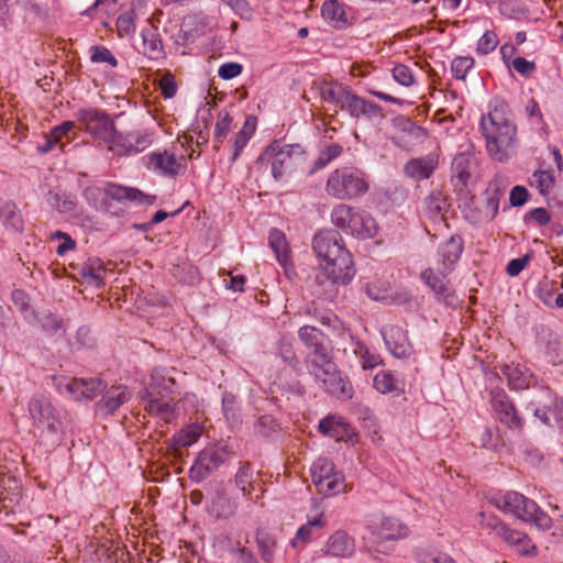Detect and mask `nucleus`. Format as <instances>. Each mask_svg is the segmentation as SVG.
<instances>
[{"instance_id": "nucleus-15", "label": "nucleus", "mask_w": 563, "mask_h": 563, "mask_svg": "<svg viewBox=\"0 0 563 563\" xmlns=\"http://www.w3.org/2000/svg\"><path fill=\"white\" fill-rule=\"evenodd\" d=\"M154 140V131L141 130L130 132L126 135L118 134L112 153L114 155L137 154L150 147Z\"/></svg>"}, {"instance_id": "nucleus-17", "label": "nucleus", "mask_w": 563, "mask_h": 563, "mask_svg": "<svg viewBox=\"0 0 563 563\" xmlns=\"http://www.w3.org/2000/svg\"><path fill=\"white\" fill-rule=\"evenodd\" d=\"M493 409L497 419L506 424L509 429L520 431L523 427V420L518 415L514 402L509 399L505 391L498 390L494 393L492 400Z\"/></svg>"}, {"instance_id": "nucleus-19", "label": "nucleus", "mask_w": 563, "mask_h": 563, "mask_svg": "<svg viewBox=\"0 0 563 563\" xmlns=\"http://www.w3.org/2000/svg\"><path fill=\"white\" fill-rule=\"evenodd\" d=\"M342 111H346L353 119L356 120L365 119L368 121H374L380 120L384 117L380 106L357 96L353 91L347 97Z\"/></svg>"}, {"instance_id": "nucleus-53", "label": "nucleus", "mask_w": 563, "mask_h": 563, "mask_svg": "<svg viewBox=\"0 0 563 563\" xmlns=\"http://www.w3.org/2000/svg\"><path fill=\"white\" fill-rule=\"evenodd\" d=\"M232 118L228 112H220L218 115V120L214 126V135L213 142L216 143V147L223 143L225 140L230 129H231Z\"/></svg>"}, {"instance_id": "nucleus-12", "label": "nucleus", "mask_w": 563, "mask_h": 563, "mask_svg": "<svg viewBox=\"0 0 563 563\" xmlns=\"http://www.w3.org/2000/svg\"><path fill=\"white\" fill-rule=\"evenodd\" d=\"M27 411L32 424L41 432L57 434L62 431L60 415L48 397L34 395L29 400Z\"/></svg>"}, {"instance_id": "nucleus-33", "label": "nucleus", "mask_w": 563, "mask_h": 563, "mask_svg": "<svg viewBox=\"0 0 563 563\" xmlns=\"http://www.w3.org/2000/svg\"><path fill=\"white\" fill-rule=\"evenodd\" d=\"M503 373L508 379L509 387L515 390L526 389L534 380L529 369L520 364L505 365Z\"/></svg>"}, {"instance_id": "nucleus-23", "label": "nucleus", "mask_w": 563, "mask_h": 563, "mask_svg": "<svg viewBox=\"0 0 563 563\" xmlns=\"http://www.w3.org/2000/svg\"><path fill=\"white\" fill-rule=\"evenodd\" d=\"M427 137L428 132L426 129L410 120H406L401 130L393 137V142L396 146L410 151L415 146L423 143Z\"/></svg>"}, {"instance_id": "nucleus-55", "label": "nucleus", "mask_w": 563, "mask_h": 563, "mask_svg": "<svg viewBox=\"0 0 563 563\" xmlns=\"http://www.w3.org/2000/svg\"><path fill=\"white\" fill-rule=\"evenodd\" d=\"M355 353L360 356L362 367L372 369L380 364L382 358L378 354L372 353L369 349L362 342H356Z\"/></svg>"}, {"instance_id": "nucleus-54", "label": "nucleus", "mask_w": 563, "mask_h": 563, "mask_svg": "<svg viewBox=\"0 0 563 563\" xmlns=\"http://www.w3.org/2000/svg\"><path fill=\"white\" fill-rule=\"evenodd\" d=\"M474 58L470 56H457L451 63V71L455 79L465 80L468 71L474 67Z\"/></svg>"}, {"instance_id": "nucleus-36", "label": "nucleus", "mask_w": 563, "mask_h": 563, "mask_svg": "<svg viewBox=\"0 0 563 563\" xmlns=\"http://www.w3.org/2000/svg\"><path fill=\"white\" fill-rule=\"evenodd\" d=\"M268 243L278 263L288 271L289 262V247L285 234L278 229H272L268 235Z\"/></svg>"}, {"instance_id": "nucleus-41", "label": "nucleus", "mask_w": 563, "mask_h": 563, "mask_svg": "<svg viewBox=\"0 0 563 563\" xmlns=\"http://www.w3.org/2000/svg\"><path fill=\"white\" fill-rule=\"evenodd\" d=\"M235 503L224 493H217L209 506V511L217 518H228L235 511Z\"/></svg>"}, {"instance_id": "nucleus-11", "label": "nucleus", "mask_w": 563, "mask_h": 563, "mask_svg": "<svg viewBox=\"0 0 563 563\" xmlns=\"http://www.w3.org/2000/svg\"><path fill=\"white\" fill-rule=\"evenodd\" d=\"M303 154L299 144H284L280 141L272 142L261 154L258 163L271 167L275 180H282L292 165L296 157Z\"/></svg>"}, {"instance_id": "nucleus-37", "label": "nucleus", "mask_w": 563, "mask_h": 563, "mask_svg": "<svg viewBox=\"0 0 563 563\" xmlns=\"http://www.w3.org/2000/svg\"><path fill=\"white\" fill-rule=\"evenodd\" d=\"M47 202L59 213L68 217L78 216L76 199L66 192L49 191L47 195Z\"/></svg>"}, {"instance_id": "nucleus-34", "label": "nucleus", "mask_w": 563, "mask_h": 563, "mask_svg": "<svg viewBox=\"0 0 563 563\" xmlns=\"http://www.w3.org/2000/svg\"><path fill=\"white\" fill-rule=\"evenodd\" d=\"M474 165L475 157L470 148L457 153L452 162L453 176L456 177L462 185H466Z\"/></svg>"}, {"instance_id": "nucleus-64", "label": "nucleus", "mask_w": 563, "mask_h": 563, "mask_svg": "<svg viewBox=\"0 0 563 563\" xmlns=\"http://www.w3.org/2000/svg\"><path fill=\"white\" fill-rule=\"evenodd\" d=\"M511 66L516 71L525 77H529L537 68L534 62L527 60L523 57H516L511 62Z\"/></svg>"}, {"instance_id": "nucleus-14", "label": "nucleus", "mask_w": 563, "mask_h": 563, "mask_svg": "<svg viewBox=\"0 0 563 563\" xmlns=\"http://www.w3.org/2000/svg\"><path fill=\"white\" fill-rule=\"evenodd\" d=\"M229 455V448L223 443H216L205 448L190 467V479L197 483L205 481L224 464Z\"/></svg>"}, {"instance_id": "nucleus-45", "label": "nucleus", "mask_w": 563, "mask_h": 563, "mask_svg": "<svg viewBox=\"0 0 563 563\" xmlns=\"http://www.w3.org/2000/svg\"><path fill=\"white\" fill-rule=\"evenodd\" d=\"M38 318L33 325H40L51 335L56 334L63 328V320L49 310L37 311Z\"/></svg>"}, {"instance_id": "nucleus-10", "label": "nucleus", "mask_w": 563, "mask_h": 563, "mask_svg": "<svg viewBox=\"0 0 563 563\" xmlns=\"http://www.w3.org/2000/svg\"><path fill=\"white\" fill-rule=\"evenodd\" d=\"M479 526L489 534L501 539L507 545L521 555H536L537 547L527 533L510 528L495 515L479 514Z\"/></svg>"}, {"instance_id": "nucleus-62", "label": "nucleus", "mask_w": 563, "mask_h": 563, "mask_svg": "<svg viewBox=\"0 0 563 563\" xmlns=\"http://www.w3.org/2000/svg\"><path fill=\"white\" fill-rule=\"evenodd\" d=\"M243 70V67L239 63H225L222 64L218 69V75L224 80H230L238 77Z\"/></svg>"}, {"instance_id": "nucleus-61", "label": "nucleus", "mask_w": 563, "mask_h": 563, "mask_svg": "<svg viewBox=\"0 0 563 563\" xmlns=\"http://www.w3.org/2000/svg\"><path fill=\"white\" fill-rule=\"evenodd\" d=\"M275 420L271 416H263L255 422L254 432L263 437H268L275 430Z\"/></svg>"}, {"instance_id": "nucleus-35", "label": "nucleus", "mask_w": 563, "mask_h": 563, "mask_svg": "<svg viewBox=\"0 0 563 563\" xmlns=\"http://www.w3.org/2000/svg\"><path fill=\"white\" fill-rule=\"evenodd\" d=\"M254 472L251 468L249 463H243L239 467L234 483L235 486L242 492L243 496L247 497L251 500L256 501L260 498V495H253L256 492V486L254 484Z\"/></svg>"}, {"instance_id": "nucleus-29", "label": "nucleus", "mask_w": 563, "mask_h": 563, "mask_svg": "<svg viewBox=\"0 0 563 563\" xmlns=\"http://www.w3.org/2000/svg\"><path fill=\"white\" fill-rule=\"evenodd\" d=\"M131 398V393L125 386H112L98 402V408L104 413H113Z\"/></svg>"}, {"instance_id": "nucleus-13", "label": "nucleus", "mask_w": 563, "mask_h": 563, "mask_svg": "<svg viewBox=\"0 0 563 563\" xmlns=\"http://www.w3.org/2000/svg\"><path fill=\"white\" fill-rule=\"evenodd\" d=\"M56 390L73 400L92 399L101 393L106 385L99 378H71L66 376L53 377Z\"/></svg>"}, {"instance_id": "nucleus-43", "label": "nucleus", "mask_w": 563, "mask_h": 563, "mask_svg": "<svg viewBox=\"0 0 563 563\" xmlns=\"http://www.w3.org/2000/svg\"><path fill=\"white\" fill-rule=\"evenodd\" d=\"M222 412L227 422L231 427H236L241 423L240 408L236 402V397L229 391L222 395Z\"/></svg>"}, {"instance_id": "nucleus-58", "label": "nucleus", "mask_w": 563, "mask_h": 563, "mask_svg": "<svg viewBox=\"0 0 563 563\" xmlns=\"http://www.w3.org/2000/svg\"><path fill=\"white\" fill-rule=\"evenodd\" d=\"M391 73L394 79L401 86L410 87L415 82L412 70L404 64L396 65Z\"/></svg>"}, {"instance_id": "nucleus-24", "label": "nucleus", "mask_w": 563, "mask_h": 563, "mask_svg": "<svg viewBox=\"0 0 563 563\" xmlns=\"http://www.w3.org/2000/svg\"><path fill=\"white\" fill-rule=\"evenodd\" d=\"M438 166V156L428 154L422 157L411 158L404 166V173L413 180L428 179Z\"/></svg>"}, {"instance_id": "nucleus-30", "label": "nucleus", "mask_w": 563, "mask_h": 563, "mask_svg": "<svg viewBox=\"0 0 563 563\" xmlns=\"http://www.w3.org/2000/svg\"><path fill=\"white\" fill-rule=\"evenodd\" d=\"M79 275L87 285L101 288L104 284L107 268L100 258H88L79 267Z\"/></svg>"}, {"instance_id": "nucleus-26", "label": "nucleus", "mask_w": 563, "mask_h": 563, "mask_svg": "<svg viewBox=\"0 0 563 563\" xmlns=\"http://www.w3.org/2000/svg\"><path fill=\"white\" fill-rule=\"evenodd\" d=\"M321 15L329 25L336 30H343L351 25V16L347 13L346 7L338 0L323 2Z\"/></svg>"}, {"instance_id": "nucleus-57", "label": "nucleus", "mask_w": 563, "mask_h": 563, "mask_svg": "<svg viewBox=\"0 0 563 563\" xmlns=\"http://www.w3.org/2000/svg\"><path fill=\"white\" fill-rule=\"evenodd\" d=\"M498 45V38L494 31H486L477 42L476 53L478 55H487L492 53Z\"/></svg>"}, {"instance_id": "nucleus-56", "label": "nucleus", "mask_w": 563, "mask_h": 563, "mask_svg": "<svg viewBox=\"0 0 563 563\" xmlns=\"http://www.w3.org/2000/svg\"><path fill=\"white\" fill-rule=\"evenodd\" d=\"M342 153V147L338 144H331L320 152L318 158L314 161L313 168L316 170L325 167L330 162L335 159Z\"/></svg>"}, {"instance_id": "nucleus-31", "label": "nucleus", "mask_w": 563, "mask_h": 563, "mask_svg": "<svg viewBox=\"0 0 563 563\" xmlns=\"http://www.w3.org/2000/svg\"><path fill=\"white\" fill-rule=\"evenodd\" d=\"M319 430L336 440L350 441L355 435L351 426L341 418L328 417L320 421Z\"/></svg>"}, {"instance_id": "nucleus-48", "label": "nucleus", "mask_w": 563, "mask_h": 563, "mask_svg": "<svg viewBox=\"0 0 563 563\" xmlns=\"http://www.w3.org/2000/svg\"><path fill=\"white\" fill-rule=\"evenodd\" d=\"M257 545L261 553L262 559L271 563L274 560L275 549H276V538L267 532H258L257 533Z\"/></svg>"}, {"instance_id": "nucleus-50", "label": "nucleus", "mask_w": 563, "mask_h": 563, "mask_svg": "<svg viewBox=\"0 0 563 563\" xmlns=\"http://www.w3.org/2000/svg\"><path fill=\"white\" fill-rule=\"evenodd\" d=\"M118 35L124 37L135 32V12L133 9L122 12L115 22Z\"/></svg>"}, {"instance_id": "nucleus-44", "label": "nucleus", "mask_w": 563, "mask_h": 563, "mask_svg": "<svg viewBox=\"0 0 563 563\" xmlns=\"http://www.w3.org/2000/svg\"><path fill=\"white\" fill-rule=\"evenodd\" d=\"M313 485L321 483L330 476H333L336 472L334 471V464L327 457H319L310 467Z\"/></svg>"}, {"instance_id": "nucleus-6", "label": "nucleus", "mask_w": 563, "mask_h": 563, "mask_svg": "<svg viewBox=\"0 0 563 563\" xmlns=\"http://www.w3.org/2000/svg\"><path fill=\"white\" fill-rule=\"evenodd\" d=\"M332 223L344 233L365 240L376 235L378 227L366 211L345 203L336 205L331 212Z\"/></svg>"}, {"instance_id": "nucleus-9", "label": "nucleus", "mask_w": 563, "mask_h": 563, "mask_svg": "<svg viewBox=\"0 0 563 563\" xmlns=\"http://www.w3.org/2000/svg\"><path fill=\"white\" fill-rule=\"evenodd\" d=\"M308 372L328 394L342 400L353 397L351 382L346 375L338 369L330 356L314 365H309Z\"/></svg>"}, {"instance_id": "nucleus-16", "label": "nucleus", "mask_w": 563, "mask_h": 563, "mask_svg": "<svg viewBox=\"0 0 563 563\" xmlns=\"http://www.w3.org/2000/svg\"><path fill=\"white\" fill-rule=\"evenodd\" d=\"M380 334L386 347L397 358L409 357L412 353V345L408 340L407 332L394 324L382 327Z\"/></svg>"}, {"instance_id": "nucleus-46", "label": "nucleus", "mask_w": 563, "mask_h": 563, "mask_svg": "<svg viewBox=\"0 0 563 563\" xmlns=\"http://www.w3.org/2000/svg\"><path fill=\"white\" fill-rule=\"evenodd\" d=\"M318 492L325 496H335L344 489V478L340 473L323 479L321 483L314 484Z\"/></svg>"}, {"instance_id": "nucleus-25", "label": "nucleus", "mask_w": 563, "mask_h": 563, "mask_svg": "<svg viewBox=\"0 0 563 563\" xmlns=\"http://www.w3.org/2000/svg\"><path fill=\"white\" fill-rule=\"evenodd\" d=\"M354 539L343 530L333 532L324 545V552L336 558H349L354 553Z\"/></svg>"}, {"instance_id": "nucleus-4", "label": "nucleus", "mask_w": 563, "mask_h": 563, "mask_svg": "<svg viewBox=\"0 0 563 563\" xmlns=\"http://www.w3.org/2000/svg\"><path fill=\"white\" fill-rule=\"evenodd\" d=\"M82 196L92 208L110 212L111 214L119 213L111 211V205L103 197L124 206H153L156 201V196L154 195H147L137 188L111 181L104 183L102 187L96 185L88 186L84 189Z\"/></svg>"}, {"instance_id": "nucleus-39", "label": "nucleus", "mask_w": 563, "mask_h": 563, "mask_svg": "<svg viewBox=\"0 0 563 563\" xmlns=\"http://www.w3.org/2000/svg\"><path fill=\"white\" fill-rule=\"evenodd\" d=\"M0 221L14 231H21L23 228V220L16 206L9 201H0Z\"/></svg>"}, {"instance_id": "nucleus-63", "label": "nucleus", "mask_w": 563, "mask_h": 563, "mask_svg": "<svg viewBox=\"0 0 563 563\" xmlns=\"http://www.w3.org/2000/svg\"><path fill=\"white\" fill-rule=\"evenodd\" d=\"M242 19H251L252 10L246 0H222Z\"/></svg>"}, {"instance_id": "nucleus-8", "label": "nucleus", "mask_w": 563, "mask_h": 563, "mask_svg": "<svg viewBox=\"0 0 563 563\" xmlns=\"http://www.w3.org/2000/svg\"><path fill=\"white\" fill-rule=\"evenodd\" d=\"M75 117L99 145L103 144L112 152L119 133L113 120L106 111L97 108H82L75 113Z\"/></svg>"}, {"instance_id": "nucleus-5", "label": "nucleus", "mask_w": 563, "mask_h": 563, "mask_svg": "<svg viewBox=\"0 0 563 563\" xmlns=\"http://www.w3.org/2000/svg\"><path fill=\"white\" fill-rule=\"evenodd\" d=\"M489 501L504 514L533 523L540 530H549L552 527L551 517L534 500L518 492H496L492 494Z\"/></svg>"}, {"instance_id": "nucleus-51", "label": "nucleus", "mask_w": 563, "mask_h": 563, "mask_svg": "<svg viewBox=\"0 0 563 563\" xmlns=\"http://www.w3.org/2000/svg\"><path fill=\"white\" fill-rule=\"evenodd\" d=\"M90 62L95 64H107L112 68L118 66L117 57L106 46L95 45L90 47Z\"/></svg>"}, {"instance_id": "nucleus-42", "label": "nucleus", "mask_w": 563, "mask_h": 563, "mask_svg": "<svg viewBox=\"0 0 563 563\" xmlns=\"http://www.w3.org/2000/svg\"><path fill=\"white\" fill-rule=\"evenodd\" d=\"M11 300L20 310L24 320L30 324H34L36 319L38 318V313L30 306L29 295L24 290L14 289L11 292Z\"/></svg>"}, {"instance_id": "nucleus-27", "label": "nucleus", "mask_w": 563, "mask_h": 563, "mask_svg": "<svg viewBox=\"0 0 563 563\" xmlns=\"http://www.w3.org/2000/svg\"><path fill=\"white\" fill-rule=\"evenodd\" d=\"M327 523L323 512L308 518L307 523L300 526L290 541V545L297 550H302L312 540L314 533L322 529Z\"/></svg>"}, {"instance_id": "nucleus-21", "label": "nucleus", "mask_w": 563, "mask_h": 563, "mask_svg": "<svg viewBox=\"0 0 563 563\" xmlns=\"http://www.w3.org/2000/svg\"><path fill=\"white\" fill-rule=\"evenodd\" d=\"M340 242H342V236L335 230H323L316 233L312 241V247L319 258V263L329 261L330 252H340Z\"/></svg>"}, {"instance_id": "nucleus-1", "label": "nucleus", "mask_w": 563, "mask_h": 563, "mask_svg": "<svg viewBox=\"0 0 563 563\" xmlns=\"http://www.w3.org/2000/svg\"><path fill=\"white\" fill-rule=\"evenodd\" d=\"M479 128L487 153L494 161L505 162L515 154L518 144L517 126L506 101L493 99L488 113L481 119Z\"/></svg>"}, {"instance_id": "nucleus-32", "label": "nucleus", "mask_w": 563, "mask_h": 563, "mask_svg": "<svg viewBox=\"0 0 563 563\" xmlns=\"http://www.w3.org/2000/svg\"><path fill=\"white\" fill-rule=\"evenodd\" d=\"M178 163L174 154L152 153L147 156V168L164 176H174L178 172Z\"/></svg>"}, {"instance_id": "nucleus-28", "label": "nucleus", "mask_w": 563, "mask_h": 563, "mask_svg": "<svg viewBox=\"0 0 563 563\" xmlns=\"http://www.w3.org/2000/svg\"><path fill=\"white\" fill-rule=\"evenodd\" d=\"M375 533L385 540H399L408 537L409 527L394 517H380L374 527Z\"/></svg>"}, {"instance_id": "nucleus-52", "label": "nucleus", "mask_w": 563, "mask_h": 563, "mask_svg": "<svg viewBox=\"0 0 563 563\" xmlns=\"http://www.w3.org/2000/svg\"><path fill=\"white\" fill-rule=\"evenodd\" d=\"M531 184L536 185L540 195L547 196L550 194V191L554 187L555 179H554V176L550 172L536 170L532 175Z\"/></svg>"}, {"instance_id": "nucleus-59", "label": "nucleus", "mask_w": 563, "mask_h": 563, "mask_svg": "<svg viewBox=\"0 0 563 563\" xmlns=\"http://www.w3.org/2000/svg\"><path fill=\"white\" fill-rule=\"evenodd\" d=\"M418 558L420 563H456L449 554L438 550L423 551Z\"/></svg>"}, {"instance_id": "nucleus-38", "label": "nucleus", "mask_w": 563, "mask_h": 563, "mask_svg": "<svg viewBox=\"0 0 563 563\" xmlns=\"http://www.w3.org/2000/svg\"><path fill=\"white\" fill-rule=\"evenodd\" d=\"M351 92L352 90L349 87L336 82L329 84L324 86L321 90L323 99L328 102L335 104L341 110L343 109L347 100V97L350 96Z\"/></svg>"}, {"instance_id": "nucleus-60", "label": "nucleus", "mask_w": 563, "mask_h": 563, "mask_svg": "<svg viewBox=\"0 0 563 563\" xmlns=\"http://www.w3.org/2000/svg\"><path fill=\"white\" fill-rule=\"evenodd\" d=\"M545 356L553 365L563 364V346L556 340L550 341L545 349Z\"/></svg>"}, {"instance_id": "nucleus-7", "label": "nucleus", "mask_w": 563, "mask_h": 563, "mask_svg": "<svg viewBox=\"0 0 563 563\" xmlns=\"http://www.w3.org/2000/svg\"><path fill=\"white\" fill-rule=\"evenodd\" d=\"M369 184L364 172L355 167H341L333 170L325 184V191L339 200H352L365 195Z\"/></svg>"}, {"instance_id": "nucleus-2", "label": "nucleus", "mask_w": 563, "mask_h": 563, "mask_svg": "<svg viewBox=\"0 0 563 563\" xmlns=\"http://www.w3.org/2000/svg\"><path fill=\"white\" fill-rule=\"evenodd\" d=\"M319 266L321 271L314 277L312 292L324 300H333L339 286L349 284L355 275L352 255L343 241L340 242V252H330L329 261L319 263Z\"/></svg>"}, {"instance_id": "nucleus-22", "label": "nucleus", "mask_w": 563, "mask_h": 563, "mask_svg": "<svg viewBox=\"0 0 563 563\" xmlns=\"http://www.w3.org/2000/svg\"><path fill=\"white\" fill-rule=\"evenodd\" d=\"M463 252V241L460 236L453 235L439 246L440 273L448 275L452 272L455 263Z\"/></svg>"}, {"instance_id": "nucleus-40", "label": "nucleus", "mask_w": 563, "mask_h": 563, "mask_svg": "<svg viewBox=\"0 0 563 563\" xmlns=\"http://www.w3.org/2000/svg\"><path fill=\"white\" fill-rule=\"evenodd\" d=\"M143 40L144 54L152 59H157L163 55V44L159 35L152 27L141 31Z\"/></svg>"}, {"instance_id": "nucleus-20", "label": "nucleus", "mask_w": 563, "mask_h": 563, "mask_svg": "<svg viewBox=\"0 0 563 563\" xmlns=\"http://www.w3.org/2000/svg\"><path fill=\"white\" fill-rule=\"evenodd\" d=\"M446 275L440 272L435 274L432 268H427L421 272V279L432 289L437 299L444 302L446 306L454 307L457 305V297L455 291L450 287L445 280Z\"/></svg>"}, {"instance_id": "nucleus-18", "label": "nucleus", "mask_w": 563, "mask_h": 563, "mask_svg": "<svg viewBox=\"0 0 563 563\" xmlns=\"http://www.w3.org/2000/svg\"><path fill=\"white\" fill-rule=\"evenodd\" d=\"M298 335L300 341L311 350L306 358L307 368L309 365H314L330 356L323 344V333L316 327L303 325L299 329Z\"/></svg>"}, {"instance_id": "nucleus-47", "label": "nucleus", "mask_w": 563, "mask_h": 563, "mask_svg": "<svg viewBox=\"0 0 563 563\" xmlns=\"http://www.w3.org/2000/svg\"><path fill=\"white\" fill-rule=\"evenodd\" d=\"M373 384L377 391L388 394L398 389L399 380L390 372L380 371L375 375Z\"/></svg>"}, {"instance_id": "nucleus-49", "label": "nucleus", "mask_w": 563, "mask_h": 563, "mask_svg": "<svg viewBox=\"0 0 563 563\" xmlns=\"http://www.w3.org/2000/svg\"><path fill=\"white\" fill-rule=\"evenodd\" d=\"M202 433L199 424H190L175 435V443L178 446L187 448L198 441Z\"/></svg>"}, {"instance_id": "nucleus-3", "label": "nucleus", "mask_w": 563, "mask_h": 563, "mask_svg": "<svg viewBox=\"0 0 563 563\" xmlns=\"http://www.w3.org/2000/svg\"><path fill=\"white\" fill-rule=\"evenodd\" d=\"M175 368L155 367L151 372L150 383L142 394L144 409L152 416L165 422L175 418V386L173 377Z\"/></svg>"}]
</instances>
